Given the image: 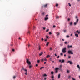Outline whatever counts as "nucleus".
<instances>
[{
    "label": "nucleus",
    "instance_id": "1",
    "mask_svg": "<svg viewBox=\"0 0 80 80\" xmlns=\"http://www.w3.org/2000/svg\"><path fill=\"white\" fill-rule=\"evenodd\" d=\"M26 62L28 63L29 65H31V62L28 60V59H27Z\"/></svg>",
    "mask_w": 80,
    "mask_h": 80
},
{
    "label": "nucleus",
    "instance_id": "2",
    "mask_svg": "<svg viewBox=\"0 0 80 80\" xmlns=\"http://www.w3.org/2000/svg\"><path fill=\"white\" fill-rule=\"evenodd\" d=\"M68 53L69 54H72V55H73V53L72 52V51L71 50L68 51Z\"/></svg>",
    "mask_w": 80,
    "mask_h": 80
},
{
    "label": "nucleus",
    "instance_id": "3",
    "mask_svg": "<svg viewBox=\"0 0 80 80\" xmlns=\"http://www.w3.org/2000/svg\"><path fill=\"white\" fill-rule=\"evenodd\" d=\"M67 49V48H64L62 49V52L63 53H65L67 51H66V50Z\"/></svg>",
    "mask_w": 80,
    "mask_h": 80
},
{
    "label": "nucleus",
    "instance_id": "4",
    "mask_svg": "<svg viewBox=\"0 0 80 80\" xmlns=\"http://www.w3.org/2000/svg\"><path fill=\"white\" fill-rule=\"evenodd\" d=\"M59 62H61V63H64V62H65V60L64 59H62V60H60Z\"/></svg>",
    "mask_w": 80,
    "mask_h": 80
},
{
    "label": "nucleus",
    "instance_id": "5",
    "mask_svg": "<svg viewBox=\"0 0 80 80\" xmlns=\"http://www.w3.org/2000/svg\"><path fill=\"white\" fill-rule=\"evenodd\" d=\"M58 68H56L55 69V73H58Z\"/></svg>",
    "mask_w": 80,
    "mask_h": 80
},
{
    "label": "nucleus",
    "instance_id": "6",
    "mask_svg": "<svg viewBox=\"0 0 80 80\" xmlns=\"http://www.w3.org/2000/svg\"><path fill=\"white\" fill-rule=\"evenodd\" d=\"M68 48H73V46H72V45H68Z\"/></svg>",
    "mask_w": 80,
    "mask_h": 80
},
{
    "label": "nucleus",
    "instance_id": "7",
    "mask_svg": "<svg viewBox=\"0 0 80 80\" xmlns=\"http://www.w3.org/2000/svg\"><path fill=\"white\" fill-rule=\"evenodd\" d=\"M68 63H69L70 65H71V64H73V62L70 61H68Z\"/></svg>",
    "mask_w": 80,
    "mask_h": 80
},
{
    "label": "nucleus",
    "instance_id": "8",
    "mask_svg": "<svg viewBox=\"0 0 80 80\" xmlns=\"http://www.w3.org/2000/svg\"><path fill=\"white\" fill-rule=\"evenodd\" d=\"M41 60L42 62H43V60H44L45 61H47V59H46V58H45L44 59L43 58H42L41 59Z\"/></svg>",
    "mask_w": 80,
    "mask_h": 80
},
{
    "label": "nucleus",
    "instance_id": "9",
    "mask_svg": "<svg viewBox=\"0 0 80 80\" xmlns=\"http://www.w3.org/2000/svg\"><path fill=\"white\" fill-rule=\"evenodd\" d=\"M60 76H61V74H59L58 75V79H59V78H60Z\"/></svg>",
    "mask_w": 80,
    "mask_h": 80
},
{
    "label": "nucleus",
    "instance_id": "10",
    "mask_svg": "<svg viewBox=\"0 0 80 80\" xmlns=\"http://www.w3.org/2000/svg\"><path fill=\"white\" fill-rule=\"evenodd\" d=\"M43 53V52H41L39 54V56H41L42 55Z\"/></svg>",
    "mask_w": 80,
    "mask_h": 80
},
{
    "label": "nucleus",
    "instance_id": "11",
    "mask_svg": "<svg viewBox=\"0 0 80 80\" xmlns=\"http://www.w3.org/2000/svg\"><path fill=\"white\" fill-rule=\"evenodd\" d=\"M45 20H48V18H45L44 19Z\"/></svg>",
    "mask_w": 80,
    "mask_h": 80
},
{
    "label": "nucleus",
    "instance_id": "12",
    "mask_svg": "<svg viewBox=\"0 0 80 80\" xmlns=\"http://www.w3.org/2000/svg\"><path fill=\"white\" fill-rule=\"evenodd\" d=\"M75 35L76 37H78V34H75Z\"/></svg>",
    "mask_w": 80,
    "mask_h": 80
},
{
    "label": "nucleus",
    "instance_id": "13",
    "mask_svg": "<svg viewBox=\"0 0 80 80\" xmlns=\"http://www.w3.org/2000/svg\"><path fill=\"white\" fill-rule=\"evenodd\" d=\"M47 5H48V4L44 5V7H47Z\"/></svg>",
    "mask_w": 80,
    "mask_h": 80
},
{
    "label": "nucleus",
    "instance_id": "14",
    "mask_svg": "<svg viewBox=\"0 0 80 80\" xmlns=\"http://www.w3.org/2000/svg\"><path fill=\"white\" fill-rule=\"evenodd\" d=\"M78 21H79V20L78 19H77L76 20V23H78Z\"/></svg>",
    "mask_w": 80,
    "mask_h": 80
},
{
    "label": "nucleus",
    "instance_id": "15",
    "mask_svg": "<svg viewBox=\"0 0 80 80\" xmlns=\"http://www.w3.org/2000/svg\"><path fill=\"white\" fill-rule=\"evenodd\" d=\"M70 25H73V22H71L70 24Z\"/></svg>",
    "mask_w": 80,
    "mask_h": 80
},
{
    "label": "nucleus",
    "instance_id": "16",
    "mask_svg": "<svg viewBox=\"0 0 80 80\" xmlns=\"http://www.w3.org/2000/svg\"><path fill=\"white\" fill-rule=\"evenodd\" d=\"M30 33V32L29 31L27 33V35H29Z\"/></svg>",
    "mask_w": 80,
    "mask_h": 80
},
{
    "label": "nucleus",
    "instance_id": "17",
    "mask_svg": "<svg viewBox=\"0 0 80 80\" xmlns=\"http://www.w3.org/2000/svg\"><path fill=\"white\" fill-rule=\"evenodd\" d=\"M49 44V42H48L46 44L47 46H48V44Z\"/></svg>",
    "mask_w": 80,
    "mask_h": 80
},
{
    "label": "nucleus",
    "instance_id": "18",
    "mask_svg": "<svg viewBox=\"0 0 80 80\" xmlns=\"http://www.w3.org/2000/svg\"><path fill=\"white\" fill-rule=\"evenodd\" d=\"M38 48H39V50H40V49H41L40 46H39Z\"/></svg>",
    "mask_w": 80,
    "mask_h": 80
},
{
    "label": "nucleus",
    "instance_id": "19",
    "mask_svg": "<svg viewBox=\"0 0 80 80\" xmlns=\"http://www.w3.org/2000/svg\"><path fill=\"white\" fill-rule=\"evenodd\" d=\"M77 22H75L74 23V25H77Z\"/></svg>",
    "mask_w": 80,
    "mask_h": 80
},
{
    "label": "nucleus",
    "instance_id": "20",
    "mask_svg": "<svg viewBox=\"0 0 80 80\" xmlns=\"http://www.w3.org/2000/svg\"><path fill=\"white\" fill-rule=\"evenodd\" d=\"M53 73H54V72H53V71L51 72V74L52 75H53Z\"/></svg>",
    "mask_w": 80,
    "mask_h": 80
},
{
    "label": "nucleus",
    "instance_id": "21",
    "mask_svg": "<svg viewBox=\"0 0 80 80\" xmlns=\"http://www.w3.org/2000/svg\"><path fill=\"white\" fill-rule=\"evenodd\" d=\"M67 72L68 73H70V71L68 70L67 71Z\"/></svg>",
    "mask_w": 80,
    "mask_h": 80
},
{
    "label": "nucleus",
    "instance_id": "22",
    "mask_svg": "<svg viewBox=\"0 0 80 80\" xmlns=\"http://www.w3.org/2000/svg\"><path fill=\"white\" fill-rule=\"evenodd\" d=\"M53 50V49L52 48H50V51H51V50Z\"/></svg>",
    "mask_w": 80,
    "mask_h": 80
},
{
    "label": "nucleus",
    "instance_id": "23",
    "mask_svg": "<svg viewBox=\"0 0 80 80\" xmlns=\"http://www.w3.org/2000/svg\"><path fill=\"white\" fill-rule=\"evenodd\" d=\"M50 55H47L46 57L47 58H48V57H50Z\"/></svg>",
    "mask_w": 80,
    "mask_h": 80
},
{
    "label": "nucleus",
    "instance_id": "24",
    "mask_svg": "<svg viewBox=\"0 0 80 80\" xmlns=\"http://www.w3.org/2000/svg\"><path fill=\"white\" fill-rule=\"evenodd\" d=\"M44 68V67H41L40 68V70H42V68Z\"/></svg>",
    "mask_w": 80,
    "mask_h": 80
},
{
    "label": "nucleus",
    "instance_id": "25",
    "mask_svg": "<svg viewBox=\"0 0 80 80\" xmlns=\"http://www.w3.org/2000/svg\"><path fill=\"white\" fill-rule=\"evenodd\" d=\"M43 77H47V75H46V74H44L43 75Z\"/></svg>",
    "mask_w": 80,
    "mask_h": 80
},
{
    "label": "nucleus",
    "instance_id": "26",
    "mask_svg": "<svg viewBox=\"0 0 80 80\" xmlns=\"http://www.w3.org/2000/svg\"><path fill=\"white\" fill-rule=\"evenodd\" d=\"M64 43H65V44H66V45H67V44H68V42H65Z\"/></svg>",
    "mask_w": 80,
    "mask_h": 80
},
{
    "label": "nucleus",
    "instance_id": "27",
    "mask_svg": "<svg viewBox=\"0 0 80 80\" xmlns=\"http://www.w3.org/2000/svg\"><path fill=\"white\" fill-rule=\"evenodd\" d=\"M56 7H58V4H56Z\"/></svg>",
    "mask_w": 80,
    "mask_h": 80
},
{
    "label": "nucleus",
    "instance_id": "28",
    "mask_svg": "<svg viewBox=\"0 0 80 80\" xmlns=\"http://www.w3.org/2000/svg\"><path fill=\"white\" fill-rule=\"evenodd\" d=\"M68 5L70 7H71V4H70V3H68Z\"/></svg>",
    "mask_w": 80,
    "mask_h": 80
},
{
    "label": "nucleus",
    "instance_id": "29",
    "mask_svg": "<svg viewBox=\"0 0 80 80\" xmlns=\"http://www.w3.org/2000/svg\"><path fill=\"white\" fill-rule=\"evenodd\" d=\"M24 70L25 72H27V70L26 69H24Z\"/></svg>",
    "mask_w": 80,
    "mask_h": 80
},
{
    "label": "nucleus",
    "instance_id": "30",
    "mask_svg": "<svg viewBox=\"0 0 80 80\" xmlns=\"http://www.w3.org/2000/svg\"><path fill=\"white\" fill-rule=\"evenodd\" d=\"M49 31V29H48L46 30V32H48Z\"/></svg>",
    "mask_w": 80,
    "mask_h": 80
},
{
    "label": "nucleus",
    "instance_id": "31",
    "mask_svg": "<svg viewBox=\"0 0 80 80\" xmlns=\"http://www.w3.org/2000/svg\"><path fill=\"white\" fill-rule=\"evenodd\" d=\"M15 78H16V76H14L13 77V78H14V79H15Z\"/></svg>",
    "mask_w": 80,
    "mask_h": 80
},
{
    "label": "nucleus",
    "instance_id": "32",
    "mask_svg": "<svg viewBox=\"0 0 80 80\" xmlns=\"http://www.w3.org/2000/svg\"><path fill=\"white\" fill-rule=\"evenodd\" d=\"M77 67L78 68H79V67H80V66H79V65H77Z\"/></svg>",
    "mask_w": 80,
    "mask_h": 80
},
{
    "label": "nucleus",
    "instance_id": "33",
    "mask_svg": "<svg viewBox=\"0 0 80 80\" xmlns=\"http://www.w3.org/2000/svg\"><path fill=\"white\" fill-rule=\"evenodd\" d=\"M66 37H67V38H69L70 37V36H67Z\"/></svg>",
    "mask_w": 80,
    "mask_h": 80
},
{
    "label": "nucleus",
    "instance_id": "34",
    "mask_svg": "<svg viewBox=\"0 0 80 80\" xmlns=\"http://www.w3.org/2000/svg\"><path fill=\"white\" fill-rule=\"evenodd\" d=\"M70 18H68V21H70Z\"/></svg>",
    "mask_w": 80,
    "mask_h": 80
},
{
    "label": "nucleus",
    "instance_id": "35",
    "mask_svg": "<svg viewBox=\"0 0 80 80\" xmlns=\"http://www.w3.org/2000/svg\"><path fill=\"white\" fill-rule=\"evenodd\" d=\"M49 35H52V32H49Z\"/></svg>",
    "mask_w": 80,
    "mask_h": 80
},
{
    "label": "nucleus",
    "instance_id": "36",
    "mask_svg": "<svg viewBox=\"0 0 80 80\" xmlns=\"http://www.w3.org/2000/svg\"><path fill=\"white\" fill-rule=\"evenodd\" d=\"M25 75H27V72H26L25 73Z\"/></svg>",
    "mask_w": 80,
    "mask_h": 80
},
{
    "label": "nucleus",
    "instance_id": "37",
    "mask_svg": "<svg viewBox=\"0 0 80 80\" xmlns=\"http://www.w3.org/2000/svg\"><path fill=\"white\" fill-rule=\"evenodd\" d=\"M72 80H76L75 79L73 78H72Z\"/></svg>",
    "mask_w": 80,
    "mask_h": 80
},
{
    "label": "nucleus",
    "instance_id": "38",
    "mask_svg": "<svg viewBox=\"0 0 80 80\" xmlns=\"http://www.w3.org/2000/svg\"><path fill=\"white\" fill-rule=\"evenodd\" d=\"M60 55H61V56L63 55V53H60Z\"/></svg>",
    "mask_w": 80,
    "mask_h": 80
},
{
    "label": "nucleus",
    "instance_id": "39",
    "mask_svg": "<svg viewBox=\"0 0 80 80\" xmlns=\"http://www.w3.org/2000/svg\"><path fill=\"white\" fill-rule=\"evenodd\" d=\"M63 31L64 32H67V30H64Z\"/></svg>",
    "mask_w": 80,
    "mask_h": 80
},
{
    "label": "nucleus",
    "instance_id": "40",
    "mask_svg": "<svg viewBox=\"0 0 80 80\" xmlns=\"http://www.w3.org/2000/svg\"><path fill=\"white\" fill-rule=\"evenodd\" d=\"M42 15H43L45 14V13L43 12L42 13Z\"/></svg>",
    "mask_w": 80,
    "mask_h": 80
},
{
    "label": "nucleus",
    "instance_id": "41",
    "mask_svg": "<svg viewBox=\"0 0 80 80\" xmlns=\"http://www.w3.org/2000/svg\"><path fill=\"white\" fill-rule=\"evenodd\" d=\"M38 62L39 63H40V60H38Z\"/></svg>",
    "mask_w": 80,
    "mask_h": 80
},
{
    "label": "nucleus",
    "instance_id": "42",
    "mask_svg": "<svg viewBox=\"0 0 80 80\" xmlns=\"http://www.w3.org/2000/svg\"><path fill=\"white\" fill-rule=\"evenodd\" d=\"M53 28H55V27H56V26L55 25H54L53 26Z\"/></svg>",
    "mask_w": 80,
    "mask_h": 80
},
{
    "label": "nucleus",
    "instance_id": "43",
    "mask_svg": "<svg viewBox=\"0 0 80 80\" xmlns=\"http://www.w3.org/2000/svg\"><path fill=\"white\" fill-rule=\"evenodd\" d=\"M41 40H42V41H43V40H44V39L43 38H42Z\"/></svg>",
    "mask_w": 80,
    "mask_h": 80
},
{
    "label": "nucleus",
    "instance_id": "44",
    "mask_svg": "<svg viewBox=\"0 0 80 80\" xmlns=\"http://www.w3.org/2000/svg\"><path fill=\"white\" fill-rule=\"evenodd\" d=\"M46 38H48V36H46Z\"/></svg>",
    "mask_w": 80,
    "mask_h": 80
},
{
    "label": "nucleus",
    "instance_id": "45",
    "mask_svg": "<svg viewBox=\"0 0 80 80\" xmlns=\"http://www.w3.org/2000/svg\"><path fill=\"white\" fill-rule=\"evenodd\" d=\"M60 35V33H59L57 34V36H58V35Z\"/></svg>",
    "mask_w": 80,
    "mask_h": 80
},
{
    "label": "nucleus",
    "instance_id": "46",
    "mask_svg": "<svg viewBox=\"0 0 80 80\" xmlns=\"http://www.w3.org/2000/svg\"><path fill=\"white\" fill-rule=\"evenodd\" d=\"M62 66V65H60V68H61Z\"/></svg>",
    "mask_w": 80,
    "mask_h": 80
},
{
    "label": "nucleus",
    "instance_id": "47",
    "mask_svg": "<svg viewBox=\"0 0 80 80\" xmlns=\"http://www.w3.org/2000/svg\"><path fill=\"white\" fill-rule=\"evenodd\" d=\"M46 28H45V27L43 28V30H45Z\"/></svg>",
    "mask_w": 80,
    "mask_h": 80
},
{
    "label": "nucleus",
    "instance_id": "48",
    "mask_svg": "<svg viewBox=\"0 0 80 80\" xmlns=\"http://www.w3.org/2000/svg\"><path fill=\"white\" fill-rule=\"evenodd\" d=\"M38 64H36V67H38Z\"/></svg>",
    "mask_w": 80,
    "mask_h": 80
},
{
    "label": "nucleus",
    "instance_id": "49",
    "mask_svg": "<svg viewBox=\"0 0 80 80\" xmlns=\"http://www.w3.org/2000/svg\"><path fill=\"white\" fill-rule=\"evenodd\" d=\"M54 55H55V56L56 57H57V54H56V53H55V54H54Z\"/></svg>",
    "mask_w": 80,
    "mask_h": 80
},
{
    "label": "nucleus",
    "instance_id": "50",
    "mask_svg": "<svg viewBox=\"0 0 80 80\" xmlns=\"http://www.w3.org/2000/svg\"><path fill=\"white\" fill-rule=\"evenodd\" d=\"M59 17L58 16H57L56 17V18H58Z\"/></svg>",
    "mask_w": 80,
    "mask_h": 80
},
{
    "label": "nucleus",
    "instance_id": "51",
    "mask_svg": "<svg viewBox=\"0 0 80 80\" xmlns=\"http://www.w3.org/2000/svg\"><path fill=\"white\" fill-rule=\"evenodd\" d=\"M48 14H47L46 16V17H48Z\"/></svg>",
    "mask_w": 80,
    "mask_h": 80
},
{
    "label": "nucleus",
    "instance_id": "52",
    "mask_svg": "<svg viewBox=\"0 0 80 80\" xmlns=\"http://www.w3.org/2000/svg\"><path fill=\"white\" fill-rule=\"evenodd\" d=\"M12 51L13 52H14V51H15V49H12Z\"/></svg>",
    "mask_w": 80,
    "mask_h": 80
},
{
    "label": "nucleus",
    "instance_id": "53",
    "mask_svg": "<svg viewBox=\"0 0 80 80\" xmlns=\"http://www.w3.org/2000/svg\"><path fill=\"white\" fill-rule=\"evenodd\" d=\"M68 78H71V76H69L68 77Z\"/></svg>",
    "mask_w": 80,
    "mask_h": 80
},
{
    "label": "nucleus",
    "instance_id": "54",
    "mask_svg": "<svg viewBox=\"0 0 80 80\" xmlns=\"http://www.w3.org/2000/svg\"><path fill=\"white\" fill-rule=\"evenodd\" d=\"M45 41H46V42H47V39H45Z\"/></svg>",
    "mask_w": 80,
    "mask_h": 80
},
{
    "label": "nucleus",
    "instance_id": "55",
    "mask_svg": "<svg viewBox=\"0 0 80 80\" xmlns=\"http://www.w3.org/2000/svg\"><path fill=\"white\" fill-rule=\"evenodd\" d=\"M71 58V56H68V58Z\"/></svg>",
    "mask_w": 80,
    "mask_h": 80
},
{
    "label": "nucleus",
    "instance_id": "56",
    "mask_svg": "<svg viewBox=\"0 0 80 80\" xmlns=\"http://www.w3.org/2000/svg\"><path fill=\"white\" fill-rule=\"evenodd\" d=\"M25 69L24 68H22V70H24Z\"/></svg>",
    "mask_w": 80,
    "mask_h": 80
},
{
    "label": "nucleus",
    "instance_id": "57",
    "mask_svg": "<svg viewBox=\"0 0 80 80\" xmlns=\"http://www.w3.org/2000/svg\"><path fill=\"white\" fill-rule=\"evenodd\" d=\"M32 67V66H29V68H30Z\"/></svg>",
    "mask_w": 80,
    "mask_h": 80
},
{
    "label": "nucleus",
    "instance_id": "58",
    "mask_svg": "<svg viewBox=\"0 0 80 80\" xmlns=\"http://www.w3.org/2000/svg\"><path fill=\"white\" fill-rule=\"evenodd\" d=\"M76 18H78V17H77V16H76L75 17Z\"/></svg>",
    "mask_w": 80,
    "mask_h": 80
},
{
    "label": "nucleus",
    "instance_id": "59",
    "mask_svg": "<svg viewBox=\"0 0 80 80\" xmlns=\"http://www.w3.org/2000/svg\"><path fill=\"white\" fill-rule=\"evenodd\" d=\"M30 45L29 44L28 46V47H30Z\"/></svg>",
    "mask_w": 80,
    "mask_h": 80
},
{
    "label": "nucleus",
    "instance_id": "60",
    "mask_svg": "<svg viewBox=\"0 0 80 80\" xmlns=\"http://www.w3.org/2000/svg\"><path fill=\"white\" fill-rule=\"evenodd\" d=\"M33 28L34 29H35V26H33Z\"/></svg>",
    "mask_w": 80,
    "mask_h": 80
},
{
    "label": "nucleus",
    "instance_id": "61",
    "mask_svg": "<svg viewBox=\"0 0 80 80\" xmlns=\"http://www.w3.org/2000/svg\"><path fill=\"white\" fill-rule=\"evenodd\" d=\"M64 57H66V54H64Z\"/></svg>",
    "mask_w": 80,
    "mask_h": 80
},
{
    "label": "nucleus",
    "instance_id": "62",
    "mask_svg": "<svg viewBox=\"0 0 80 80\" xmlns=\"http://www.w3.org/2000/svg\"><path fill=\"white\" fill-rule=\"evenodd\" d=\"M47 79V78H44V80H46Z\"/></svg>",
    "mask_w": 80,
    "mask_h": 80
},
{
    "label": "nucleus",
    "instance_id": "63",
    "mask_svg": "<svg viewBox=\"0 0 80 80\" xmlns=\"http://www.w3.org/2000/svg\"><path fill=\"white\" fill-rule=\"evenodd\" d=\"M59 57H60V56H58V58H59Z\"/></svg>",
    "mask_w": 80,
    "mask_h": 80
},
{
    "label": "nucleus",
    "instance_id": "64",
    "mask_svg": "<svg viewBox=\"0 0 80 80\" xmlns=\"http://www.w3.org/2000/svg\"><path fill=\"white\" fill-rule=\"evenodd\" d=\"M79 68V70H80V67H79V68Z\"/></svg>",
    "mask_w": 80,
    "mask_h": 80
}]
</instances>
